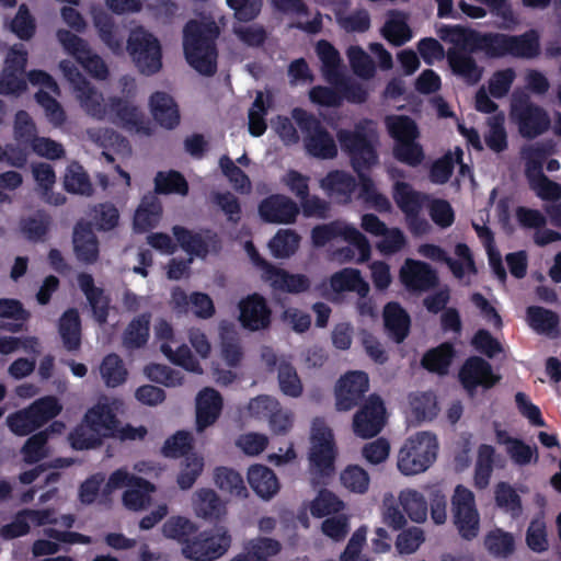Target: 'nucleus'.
Listing matches in <instances>:
<instances>
[{"instance_id":"1","label":"nucleus","mask_w":561,"mask_h":561,"mask_svg":"<svg viewBox=\"0 0 561 561\" xmlns=\"http://www.w3.org/2000/svg\"><path fill=\"white\" fill-rule=\"evenodd\" d=\"M438 34L443 41L454 45L447 51V61L453 73L469 85L477 84L482 78L483 68L472 55L483 53L486 57V50L480 48L479 44L484 33L462 25H443Z\"/></svg>"},{"instance_id":"2","label":"nucleus","mask_w":561,"mask_h":561,"mask_svg":"<svg viewBox=\"0 0 561 561\" xmlns=\"http://www.w3.org/2000/svg\"><path fill=\"white\" fill-rule=\"evenodd\" d=\"M219 27L214 21L190 20L183 28V50L187 64L203 76L217 71L216 39Z\"/></svg>"},{"instance_id":"3","label":"nucleus","mask_w":561,"mask_h":561,"mask_svg":"<svg viewBox=\"0 0 561 561\" xmlns=\"http://www.w3.org/2000/svg\"><path fill=\"white\" fill-rule=\"evenodd\" d=\"M336 138L355 172L368 171L378 162V134L370 119H362L354 129H340Z\"/></svg>"},{"instance_id":"4","label":"nucleus","mask_w":561,"mask_h":561,"mask_svg":"<svg viewBox=\"0 0 561 561\" xmlns=\"http://www.w3.org/2000/svg\"><path fill=\"white\" fill-rule=\"evenodd\" d=\"M309 461L314 486L318 491H329L327 485L335 476V459L337 450L332 430L323 420L316 419L312 423L310 435Z\"/></svg>"},{"instance_id":"5","label":"nucleus","mask_w":561,"mask_h":561,"mask_svg":"<svg viewBox=\"0 0 561 561\" xmlns=\"http://www.w3.org/2000/svg\"><path fill=\"white\" fill-rule=\"evenodd\" d=\"M480 48L486 50V58L499 59L506 56L520 59H534L540 55V35L536 30H528L519 35L499 32H484L479 42Z\"/></svg>"},{"instance_id":"6","label":"nucleus","mask_w":561,"mask_h":561,"mask_svg":"<svg viewBox=\"0 0 561 561\" xmlns=\"http://www.w3.org/2000/svg\"><path fill=\"white\" fill-rule=\"evenodd\" d=\"M437 453L436 435L428 432H419L409 437L400 448L397 467L404 476L424 472L434 463Z\"/></svg>"},{"instance_id":"7","label":"nucleus","mask_w":561,"mask_h":561,"mask_svg":"<svg viewBox=\"0 0 561 561\" xmlns=\"http://www.w3.org/2000/svg\"><path fill=\"white\" fill-rule=\"evenodd\" d=\"M511 116L526 139H535L545 134L551 125L547 111L535 104L530 95L522 90H515L512 94Z\"/></svg>"},{"instance_id":"8","label":"nucleus","mask_w":561,"mask_h":561,"mask_svg":"<svg viewBox=\"0 0 561 561\" xmlns=\"http://www.w3.org/2000/svg\"><path fill=\"white\" fill-rule=\"evenodd\" d=\"M291 116L304 134L305 148L310 156L319 159L336 157L337 147L333 137L314 114L296 107L293 110Z\"/></svg>"},{"instance_id":"9","label":"nucleus","mask_w":561,"mask_h":561,"mask_svg":"<svg viewBox=\"0 0 561 561\" xmlns=\"http://www.w3.org/2000/svg\"><path fill=\"white\" fill-rule=\"evenodd\" d=\"M126 49L141 73L151 76L161 69L162 49L160 42L144 27L138 26L130 31Z\"/></svg>"},{"instance_id":"10","label":"nucleus","mask_w":561,"mask_h":561,"mask_svg":"<svg viewBox=\"0 0 561 561\" xmlns=\"http://www.w3.org/2000/svg\"><path fill=\"white\" fill-rule=\"evenodd\" d=\"M231 541L226 527H215L195 534L191 542L182 547V553L192 561H215L228 551Z\"/></svg>"},{"instance_id":"11","label":"nucleus","mask_w":561,"mask_h":561,"mask_svg":"<svg viewBox=\"0 0 561 561\" xmlns=\"http://www.w3.org/2000/svg\"><path fill=\"white\" fill-rule=\"evenodd\" d=\"M339 237L343 238V240L358 251L359 262L369 260L371 254L369 241L357 228L335 220L329 224L318 225L311 230V240L316 247H324Z\"/></svg>"},{"instance_id":"12","label":"nucleus","mask_w":561,"mask_h":561,"mask_svg":"<svg viewBox=\"0 0 561 561\" xmlns=\"http://www.w3.org/2000/svg\"><path fill=\"white\" fill-rule=\"evenodd\" d=\"M60 67L71 81L76 96L85 113L98 119H103L107 114L108 106L104 104L102 93L75 66H69L67 61H61Z\"/></svg>"},{"instance_id":"13","label":"nucleus","mask_w":561,"mask_h":561,"mask_svg":"<svg viewBox=\"0 0 561 561\" xmlns=\"http://www.w3.org/2000/svg\"><path fill=\"white\" fill-rule=\"evenodd\" d=\"M386 423V408L378 394H370L353 416V432L360 438L377 436Z\"/></svg>"},{"instance_id":"14","label":"nucleus","mask_w":561,"mask_h":561,"mask_svg":"<svg viewBox=\"0 0 561 561\" xmlns=\"http://www.w3.org/2000/svg\"><path fill=\"white\" fill-rule=\"evenodd\" d=\"M369 390V378L365 371L353 370L342 376L335 386V408L340 412L357 407Z\"/></svg>"},{"instance_id":"15","label":"nucleus","mask_w":561,"mask_h":561,"mask_svg":"<svg viewBox=\"0 0 561 561\" xmlns=\"http://www.w3.org/2000/svg\"><path fill=\"white\" fill-rule=\"evenodd\" d=\"M458 377L470 396H473L479 387L485 390L493 388L501 379L494 374L492 365L480 356L468 357L461 365Z\"/></svg>"},{"instance_id":"16","label":"nucleus","mask_w":561,"mask_h":561,"mask_svg":"<svg viewBox=\"0 0 561 561\" xmlns=\"http://www.w3.org/2000/svg\"><path fill=\"white\" fill-rule=\"evenodd\" d=\"M451 513L461 538L468 541L474 539L480 529V515L476 506L474 493H454Z\"/></svg>"},{"instance_id":"17","label":"nucleus","mask_w":561,"mask_h":561,"mask_svg":"<svg viewBox=\"0 0 561 561\" xmlns=\"http://www.w3.org/2000/svg\"><path fill=\"white\" fill-rule=\"evenodd\" d=\"M239 321L244 329L260 331L270 327L272 311L266 299L257 294H251L239 302Z\"/></svg>"},{"instance_id":"18","label":"nucleus","mask_w":561,"mask_h":561,"mask_svg":"<svg viewBox=\"0 0 561 561\" xmlns=\"http://www.w3.org/2000/svg\"><path fill=\"white\" fill-rule=\"evenodd\" d=\"M402 284L411 291H427L438 285L436 271L426 262L407 259L400 270Z\"/></svg>"},{"instance_id":"19","label":"nucleus","mask_w":561,"mask_h":561,"mask_svg":"<svg viewBox=\"0 0 561 561\" xmlns=\"http://www.w3.org/2000/svg\"><path fill=\"white\" fill-rule=\"evenodd\" d=\"M259 214L268 224H293L299 214L298 205L289 197L273 194L259 204Z\"/></svg>"},{"instance_id":"20","label":"nucleus","mask_w":561,"mask_h":561,"mask_svg":"<svg viewBox=\"0 0 561 561\" xmlns=\"http://www.w3.org/2000/svg\"><path fill=\"white\" fill-rule=\"evenodd\" d=\"M172 233L179 245L188 254L198 257H206L209 253V248L220 247V240L216 232L206 230L205 236L194 232L183 226H174Z\"/></svg>"},{"instance_id":"21","label":"nucleus","mask_w":561,"mask_h":561,"mask_svg":"<svg viewBox=\"0 0 561 561\" xmlns=\"http://www.w3.org/2000/svg\"><path fill=\"white\" fill-rule=\"evenodd\" d=\"M77 280L80 290L89 302L95 321L99 324L106 323L110 314L111 298L105 294L102 287L95 286L94 278L91 274L85 272L79 273Z\"/></svg>"},{"instance_id":"22","label":"nucleus","mask_w":561,"mask_h":561,"mask_svg":"<svg viewBox=\"0 0 561 561\" xmlns=\"http://www.w3.org/2000/svg\"><path fill=\"white\" fill-rule=\"evenodd\" d=\"M91 15L101 41L113 54L122 55L125 41L123 30L115 24L113 18L101 7L93 5L91 8Z\"/></svg>"},{"instance_id":"23","label":"nucleus","mask_w":561,"mask_h":561,"mask_svg":"<svg viewBox=\"0 0 561 561\" xmlns=\"http://www.w3.org/2000/svg\"><path fill=\"white\" fill-rule=\"evenodd\" d=\"M222 397L214 388H204L196 398V430L203 432L219 419Z\"/></svg>"},{"instance_id":"24","label":"nucleus","mask_w":561,"mask_h":561,"mask_svg":"<svg viewBox=\"0 0 561 561\" xmlns=\"http://www.w3.org/2000/svg\"><path fill=\"white\" fill-rule=\"evenodd\" d=\"M73 251L77 259L84 264H93L100 255L99 240L88 221H79L73 229Z\"/></svg>"},{"instance_id":"25","label":"nucleus","mask_w":561,"mask_h":561,"mask_svg":"<svg viewBox=\"0 0 561 561\" xmlns=\"http://www.w3.org/2000/svg\"><path fill=\"white\" fill-rule=\"evenodd\" d=\"M153 119L167 129H173L180 124V111L174 99L167 92L157 91L149 100Z\"/></svg>"},{"instance_id":"26","label":"nucleus","mask_w":561,"mask_h":561,"mask_svg":"<svg viewBox=\"0 0 561 561\" xmlns=\"http://www.w3.org/2000/svg\"><path fill=\"white\" fill-rule=\"evenodd\" d=\"M385 329L396 343H402L409 335L411 319L399 302L391 301L383 309Z\"/></svg>"},{"instance_id":"27","label":"nucleus","mask_w":561,"mask_h":561,"mask_svg":"<svg viewBox=\"0 0 561 561\" xmlns=\"http://www.w3.org/2000/svg\"><path fill=\"white\" fill-rule=\"evenodd\" d=\"M58 333L68 352H77L82 343V324L78 309L68 308L58 320Z\"/></svg>"},{"instance_id":"28","label":"nucleus","mask_w":561,"mask_h":561,"mask_svg":"<svg viewBox=\"0 0 561 561\" xmlns=\"http://www.w3.org/2000/svg\"><path fill=\"white\" fill-rule=\"evenodd\" d=\"M527 322L538 334L557 337L560 334V319L557 312L540 306L526 309Z\"/></svg>"},{"instance_id":"29","label":"nucleus","mask_w":561,"mask_h":561,"mask_svg":"<svg viewBox=\"0 0 561 561\" xmlns=\"http://www.w3.org/2000/svg\"><path fill=\"white\" fill-rule=\"evenodd\" d=\"M275 289L288 294H301L310 289L311 282L305 274H294L275 266L266 280Z\"/></svg>"},{"instance_id":"30","label":"nucleus","mask_w":561,"mask_h":561,"mask_svg":"<svg viewBox=\"0 0 561 561\" xmlns=\"http://www.w3.org/2000/svg\"><path fill=\"white\" fill-rule=\"evenodd\" d=\"M331 289L336 293L354 291L358 297L369 294V284L362 277L357 268L344 267L330 277Z\"/></svg>"},{"instance_id":"31","label":"nucleus","mask_w":561,"mask_h":561,"mask_svg":"<svg viewBox=\"0 0 561 561\" xmlns=\"http://www.w3.org/2000/svg\"><path fill=\"white\" fill-rule=\"evenodd\" d=\"M151 313L144 312L136 316L123 332V345L127 350H139L147 345L150 337Z\"/></svg>"},{"instance_id":"32","label":"nucleus","mask_w":561,"mask_h":561,"mask_svg":"<svg viewBox=\"0 0 561 561\" xmlns=\"http://www.w3.org/2000/svg\"><path fill=\"white\" fill-rule=\"evenodd\" d=\"M321 186L332 196L337 197L340 202L348 204L357 187V182L352 174L343 170H333L321 181Z\"/></svg>"},{"instance_id":"33","label":"nucleus","mask_w":561,"mask_h":561,"mask_svg":"<svg viewBox=\"0 0 561 561\" xmlns=\"http://www.w3.org/2000/svg\"><path fill=\"white\" fill-rule=\"evenodd\" d=\"M84 422L94 427L104 437H111L117 430L118 420L107 403H96L90 408L84 417Z\"/></svg>"},{"instance_id":"34","label":"nucleus","mask_w":561,"mask_h":561,"mask_svg":"<svg viewBox=\"0 0 561 561\" xmlns=\"http://www.w3.org/2000/svg\"><path fill=\"white\" fill-rule=\"evenodd\" d=\"M162 205L154 195L142 197L134 216V229L137 232H147L153 229L160 221Z\"/></svg>"},{"instance_id":"35","label":"nucleus","mask_w":561,"mask_h":561,"mask_svg":"<svg viewBox=\"0 0 561 561\" xmlns=\"http://www.w3.org/2000/svg\"><path fill=\"white\" fill-rule=\"evenodd\" d=\"M392 197L404 215L421 213L425 201L428 198L426 194L415 191L411 184L400 181L393 185Z\"/></svg>"},{"instance_id":"36","label":"nucleus","mask_w":561,"mask_h":561,"mask_svg":"<svg viewBox=\"0 0 561 561\" xmlns=\"http://www.w3.org/2000/svg\"><path fill=\"white\" fill-rule=\"evenodd\" d=\"M316 51L322 62V75L327 82L337 83L342 78L341 56L339 50L328 41L320 39Z\"/></svg>"},{"instance_id":"37","label":"nucleus","mask_w":561,"mask_h":561,"mask_svg":"<svg viewBox=\"0 0 561 561\" xmlns=\"http://www.w3.org/2000/svg\"><path fill=\"white\" fill-rule=\"evenodd\" d=\"M381 34L393 46H402L409 42L412 32L407 22V14L398 10H390Z\"/></svg>"},{"instance_id":"38","label":"nucleus","mask_w":561,"mask_h":561,"mask_svg":"<svg viewBox=\"0 0 561 561\" xmlns=\"http://www.w3.org/2000/svg\"><path fill=\"white\" fill-rule=\"evenodd\" d=\"M123 488H125L126 491H157L154 484L145 478L129 473L124 468H119L111 473L103 491H114Z\"/></svg>"},{"instance_id":"39","label":"nucleus","mask_w":561,"mask_h":561,"mask_svg":"<svg viewBox=\"0 0 561 561\" xmlns=\"http://www.w3.org/2000/svg\"><path fill=\"white\" fill-rule=\"evenodd\" d=\"M100 374L107 387L116 388L126 381L128 371L119 355L110 353L102 359Z\"/></svg>"},{"instance_id":"40","label":"nucleus","mask_w":561,"mask_h":561,"mask_svg":"<svg viewBox=\"0 0 561 561\" xmlns=\"http://www.w3.org/2000/svg\"><path fill=\"white\" fill-rule=\"evenodd\" d=\"M164 537L176 540L184 547L197 533V526L183 516H172L162 526Z\"/></svg>"},{"instance_id":"41","label":"nucleus","mask_w":561,"mask_h":561,"mask_svg":"<svg viewBox=\"0 0 561 561\" xmlns=\"http://www.w3.org/2000/svg\"><path fill=\"white\" fill-rule=\"evenodd\" d=\"M107 111L115 116V119L128 128H139L141 115L138 108L127 100L118 96L111 98Z\"/></svg>"},{"instance_id":"42","label":"nucleus","mask_w":561,"mask_h":561,"mask_svg":"<svg viewBox=\"0 0 561 561\" xmlns=\"http://www.w3.org/2000/svg\"><path fill=\"white\" fill-rule=\"evenodd\" d=\"M454 356V348L450 344L444 343L435 348L427 351L422 357V366L439 375L447 373Z\"/></svg>"},{"instance_id":"43","label":"nucleus","mask_w":561,"mask_h":561,"mask_svg":"<svg viewBox=\"0 0 561 561\" xmlns=\"http://www.w3.org/2000/svg\"><path fill=\"white\" fill-rule=\"evenodd\" d=\"M51 225V217L45 211H37L35 215L21 219L20 228L28 241H42L48 233Z\"/></svg>"},{"instance_id":"44","label":"nucleus","mask_w":561,"mask_h":561,"mask_svg":"<svg viewBox=\"0 0 561 561\" xmlns=\"http://www.w3.org/2000/svg\"><path fill=\"white\" fill-rule=\"evenodd\" d=\"M300 237L294 230H279L270 240L268 248L276 259H287L294 255L299 247Z\"/></svg>"},{"instance_id":"45","label":"nucleus","mask_w":561,"mask_h":561,"mask_svg":"<svg viewBox=\"0 0 561 561\" xmlns=\"http://www.w3.org/2000/svg\"><path fill=\"white\" fill-rule=\"evenodd\" d=\"M390 137L396 142L417 139L420 131L416 123L409 116H390L386 119Z\"/></svg>"},{"instance_id":"46","label":"nucleus","mask_w":561,"mask_h":561,"mask_svg":"<svg viewBox=\"0 0 561 561\" xmlns=\"http://www.w3.org/2000/svg\"><path fill=\"white\" fill-rule=\"evenodd\" d=\"M160 351L172 364L187 371L197 374L203 371L199 362L194 357L186 344H182L176 350H173L169 343H161Z\"/></svg>"},{"instance_id":"47","label":"nucleus","mask_w":561,"mask_h":561,"mask_svg":"<svg viewBox=\"0 0 561 561\" xmlns=\"http://www.w3.org/2000/svg\"><path fill=\"white\" fill-rule=\"evenodd\" d=\"M199 499L195 503V512L198 517L207 520H219L227 514L226 504L219 499L218 493H197Z\"/></svg>"},{"instance_id":"48","label":"nucleus","mask_w":561,"mask_h":561,"mask_svg":"<svg viewBox=\"0 0 561 561\" xmlns=\"http://www.w3.org/2000/svg\"><path fill=\"white\" fill-rule=\"evenodd\" d=\"M154 191L158 194L176 193L186 195L188 193V184L179 171H159L154 178Z\"/></svg>"},{"instance_id":"49","label":"nucleus","mask_w":561,"mask_h":561,"mask_svg":"<svg viewBox=\"0 0 561 561\" xmlns=\"http://www.w3.org/2000/svg\"><path fill=\"white\" fill-rule=\"evenodd\" d=\"M248 482L252 491H279L275 472L264 465H254L249 468Z\"/></svg>"},{"instance_id":"50","label":"nucleus","mask_w":561,"mask_h":561,"mask_svg":"<svg viewBox=\"0 0 561 561\" xmlns=\"http://www.w3.org/2000/svg\"><path fill=\"white\" fill-rule=\"evenodd\" d=\"M103 437V435L83 420L82 423L77 425L70 433L69 440L73 449L85 450L100 446Z\"/></svg>"},{"instance_id":"51","label":"nucleus","mask_w":561,"mask_h":561,"mask_svg":"<svg viewBox=\"0 0 561 561\" xmlns=\"http://www.w3.org/2000/svg\"><path fill=\"white\" fill-rule=\"evenodd\" d=\"M194 437L187 431H178L165 439L162 446V454L168 458H180L190 456L193 449Z\"/></svg>"},{"instance_id":"52","label":"nucleus","mask_w":561,"mask_h":561,"mask_svg":"<svg viewBox=\"0 0 561 561\" xmlns=\"http://www.w3.org/2000/svg\"><path fill=\"white\" fill-rule=\"evenodd\" d=\"M494 449L490 445H481L478 451V459L474 468V485L482 490L489 485L493 471Z\"/></svg>"},{"instance_id":"53","label":"nucleus","mask_w":561,"mask_h":561,"mask_svg":"<svg viewBox=\"0 0 561 561\" xmlns=\"http://www.w3.org/2000/svg\"><path fill=\"white\" fill-rule=\"evenodd\" d=\"M277 370L280 391L291 398L300 397L304 388L296 368L290 363L284 360L279 363Z\"/></svg>"},{"instance_id":"54","label":"nucleus","mask_w":561,"mask_h":561,"mask_svg":"<svg viewBox=\"0 0 561 561\" xmlns=\"http://www.w3.org/2000/svg\"><path fill=\"white\" fill-rule=\"evenodd\" d=\"M455 254L461 260H455L448 256L445 264L449 267L456 278H462L466 270L470 274H477V266L470 248L466 243L455 245Z\"/></svg>"},{"instance_id":"55","label":"nucleus","mask_w":561,"mask_h":561,"mask_svg":"<svg viewBox=\"0 0 561 561\" xmlns=\"http://www.w3.org/2000/svg\"><path fill=\"white\" fill-rule=\"evenodd\" d=\"M64 187L69 193L87 195L91 193L92 185L90 179L78 162H72L68 165L64 178Z\"/></svg>"},{"instance_id":"56","label":"nucleus","mask_w":561,"mask_h":561,"mask_svg":"<svg viewBox=\"0 0 561 561\" xmlns=\"http://www.w3.org/2000/svg\"><path fill=\"white\" fill-rule=\"evenodd\" d=\"M484 546L495 557H507L515 550V541L512 534L499 528L491 530L485 536Z\"/></svg>"},{"instance_id":"57","label":"nucleus","mask_w":561,"mask_h":561,"mask_svg":"<svg viewBox=\"0 0 561 561\" xmlns=\"http://www.w3.org/2000/svg\"><path fill=\"white\" fill-rule=\"evenodd\" d=\"M392 154L396 160L412 168L419 167L425 157L423 147L416 139L396 142Z\"/></svg>"},{"instance_id":"58","label":"nucleus","mask_w":561,"mask_h":561,"mask_svg":"<svg viewBox=\"0 0 561 561\" xmlns=\"http://www.w3.org/2000/svg\"><path fill=\"white\" fill-rule=\"evenodd\" d=\"M145 374L149 380L165 387L181 386L184 381V376L180 370L162 364L147 365Z\"/></svg>"},{"instance_id":"59","label":"nucleus","mask_w":561,"mask_h":561,"mask_svg":"<svg viewBox=\"0 0 561 561\" xmlns=\"http://www.w3.org/2000/svg\"><path fill=\"white\" fill-rule=\"evenodd\" d=\"M39 427L56 417L62 410L58 399L54 396H46L35 400L28 405Z\"/></svg>"},{"instance_id":"60","label":"nucleus","mask_w":561,"mask_h":561,"mask_svg":"<svg viewBox=\"0 0 561 561\" xmlns=\"http://www.w3.org/2000/svg\"><path fill=\"white\" fill-rule=\"evenodd\" d=\"M7 425L16 436H27L39 428L28 407L11 413L7 417Z\"/></svg>"},{"instance_id":"61","label":"nucleus","mask_w":561,"mask_h":561,"mask_svg":"<svg viewBox=\"0 0 561 561\" xmlns=\"http://www.w3.org/2000/svg\"><path fill=\"white\" fill-rule=\"evenodd\" d=\"M204 468V460L196 454L186 456L181 465V470L178 476L179 486L185 491L193 486L197 478L201 476Z\"/></svg>"},{"instance_id":"62","label":"nucleus","mask_w":561,"mask_h":561,"mask_svg":"<svg viewBox=\"0 0 561 561\" xmlns=\"http://www.w3.org/2000/svg\"><path fill=\"white\" fill-rule=\"evenodd\" d=\"M282 545L278 540L268 537H259L250 540L245 550L254 561H267L279 553Z\"/></svg>"},{"instance_id":"63","label":"nucleus","mask_w":561,"mask_h":561,"mask_svg":"<svg viewBox=\"0 0 561 561\" xmlns=\"http://www.w3.org/2000/svg\"><path fill=\"white\" fill-rule=\"evenodd\" d=\"M47 433L37 432L24 443L21 453L26 463H35L47 456Z\"/></svg>"},{"instance_id":"64","label":"nucleus","mask_w":561,"mask_h":561,"mask_svg":"<svg viewBox=\"0 0 561 561\" xmlns=\"http://www.w3.org/2000/svg\"><path fill=\"white\" fill-rule=\"evenodd\" d=\"M36 102L44 108L46 118L55 127L65 124L67 116L61 104L48 92L39 90L35 93Z\"/></svg>"}]
</instances>
